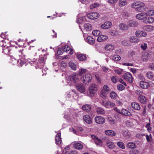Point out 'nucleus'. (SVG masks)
<instances>
[{"label": "nucleus", "instance_id": "nucleus-1", "mask_svg": "<svg viewBox=\"0 0 154 154\" xmlns=\"http://www.w3.org/2000/svg\"><path fill=\"white\" fill-rule=\"evenodd\" d=\"M144 3L140 2H137L132 3L131 6L133 8H135V6H139L137 8V10L139 12H141L145 11L146 10V8L144 7Z\"/></svg>", "mask_w": 154, "mask_h": 154}, {"label": "nucleus", "instance_id": "nucleus-2", "mask_svg": "<svg viewBox=\"0 0 154 154\" xmlns=\"http://www.w3.org/2000/svg\"><path fill=\"white\" fill-rule=\"evenodd\" d=\"M97 85L95 84H91L89 87V93L91 96H94L97 91Z\"/></svg>", "mask_w": 154, "mask_h": 154}, {"label": "nucleus", "instance_id": "nucleus-3", "mask_svg": "<svg viewBox=\"0 0 154 154\" xmlns=\"http://www.w3.org/2000/svg\"><path fill=\"white\" fill-rule=\"evenodd\" d=\"M92 79V77L90 74H87L82 76L81 80L86 84L88 83Z\"/></svg>", "mask_w": 154, "mask_h": 154}, {"label": "nucleus", "instance_id": "nucleus-4", "mask_svg": "<svg viewBox=\"0 0 154 154\" xmlns=\"http://www.w3.org/2000/svg\"><path fill=\"white\" fill-rule=\"evenodd\" d=\"M101 104L106 108L113 107L115 105L113 102L105 100H102Z\"/></svg>", "mask_w": 154, "mask_h": 154}, {"label": "nucleus", "instance_id": "nucleus-5", "mask_svg": "<svg viewBox=\"0 0 154 154\" xmlns=\"http://www.w3.org/2000/svg\"><path fill=\"white\" fill-rule=\"evenodd\" d=\"M123 78L130 83L133 82L132 77L131 74L129 72H126L122 76Z\"/></svg>", "mask_w": 154, "mask_h": 154}, {"label": "nucleus", "instance_id": "nucleus-6", "mask_svg": "<svg viewBox=\"0 0 154 154\" xmlns=\"http://www.w3.org/2000/svg\"><path fill=\"white\" fill-rule=\"evenodd\" d=\"M99 16V13L97 12H92L87 14L88 17L91 20L97 19Z\"/></svg>", "mask_w": 154, "mask_h": 154}, {"label": "nucleus", "instance_id": "nucleus-7", "mask_svg": "<svg viewBox=\"0 0 154 154\" xmlns=\"http://www.w3.org/2000/svg\"><path fill=\"white\" fill-rule=\"evenodd\" d=\"M45 64L44 57L42 56L40 57L38 62V66L39 68L43 67Z\"/></svg>", "mask_w": 154, "mask_h": 154}, {"label": "nucleus", "instance_id": "nucleus-8", "mask_svg": "<svg viewBox=\"0 0 154 154\" xmlns=\"http://www.w3.org/2000/svg\"><path fill=\"white\" fill-rule=\"evenodd\" d=\"M76 87L77 89L79 91L82 93L85 92V88L82 84H77L76 85Z\"/></svg>", "mask_w": 154, "mask_h": 154}, {"label": "nucleus", "instance_id": "nucleus-9", "mask_svg": "<svg viewBox=\"0 0 154 154\" xmlns=\"http://www.w3.org/2000/svg\"><path fill=\"white\" fill-rule=\"evenodd\" d=\"M95 122L97 124H102L105 122V119L101 116H97L95 118Z\"/></svg>", "mask_w": 154, "mask_h": 154}, {"label": "nucleus", "instance_id": "nucleus-10", "mask_svg": "<svg viewBox=\"0 0 154 154\" xmlns=\"http://www.w3.org/2000/svg\"><path fill=\"white\" fill-rule=\"evenodd\" d=\"M112 24L111 22L109 21H106L103 24H102L101 26V27L103 29H109L110 28Z\"/></svg>", "mask_w": 154, "mask_h": 154}, {"label": "nucleus", "instance_id": "nucleus-11", "mask_svg": "<svg viewBox=\"0 0 154 154\" xmlns=\"http://www.w3.org/2000/svg\"><path fill=\"white\" fill-rule=\"evenodd\" d=\"M154 21V18L152 17H145L143 20V22L145 23H151Z\"/></svg>", "mask_w": 154, "mask_h": 154}, {"label": "nucleus", "instance_id": "nucleus-12", "mask_svg": "<svg viewBox=\"0 0 154 154\" xmlns=\"http://www.w3.org/2000/svg\"><path fill=\"white\" fill-rule=\"evenodd\" d=\"M140 87L142 88L147 89L149 87V82L142 81L140 82Z\"/></svg>", "mask_w": 154, "mask_h": 154}, {"label": "nucleus", "instance_id": "nucleus-13", "mask_svg": "<svg viewBox=\"0 0 154 154\" xmlns=\"http://www.w3.org/2000/svg\"><path fill=\"white\" fill-rule=\"evenodd\" d=\"M91 106L89 104H85L82 106V109L83 110L87 112H89L91 109Z\"/></svg>", "mask_w": 154, "mask_h": 154}, {"label": "nucleus", "instance_id": "nucleus-14", "mask_svg": "<svg viewBox=\"0 0 154 154\" xmlns=\"http://www.w3.org/2000/svg\"><path fill=\"white\" fill-rule=\"evenodd\" d=\"M136 35L138 37H141L142 36H146L147 35L146 33L144 31H137L136 32Z\"/></svg>", "mask_w": 154, "mask_h": 154}, {"label": "nucleus", "instance_id": "nucleus-15", "mask_svg": "<svg viewBox=\"0 0 154 154\" xmlns=\"http://www.w3.org/2000/svg\"><path fill=\"white\" fill-rule=\"evenodd\" d=\"M138 99L140 103L143 104H145L147 101L145 97L143 95H140L138 97Z\"/></svg>", "mask_w": 154, "mask_h": 154}, {"label": "nucleus", "instance_id": "nucleus-16", "mask_svg": "<svg viewBox=\"0 0 154 154\" xmlns=\"http://www.w3.org/2000/svg\"><path fill=\"white\" fill-rule=\"evenodd\" d=\"M56 143L57 144H60L61 142V133H57L55 137Z\"/></svg>", "mask_w": 154, "mask_h": 154}, {"label": "nucleus", "instance_id": "nucleus-17", "mask_svg": "<svg viewBox=\"0 0 154 154\" xmlns=\"http://www.w3.org/2000/svg\"><path fill=\"white\" fill-rule=\"evenodd\" d=\"M77 58L81 61L85 60L87 58L86 55L82 54H78L77 55Z\"/></svg>", "mask_w": 154, "mask_h": 154}, {"label": "nucleus", "instance_id": "nucleus-18", "mask_svg": "<svg viewBox=\"0 0 154 154\" xmlns=\"http://www.w3.org/2000/svg\"><path fill=\"white\" fill-rule=\"evenodd\" d=\"M108 38V37L106 35H99L97 40L99 42H102L106 40Z\"/></svg>", "mask_w": 154, "mask_h": 154}, {"label": "nucleus", "instance_id": "nucleus-19", "mask_svg": "<svg viewBox=\"0 0 154 154\" xmlns=\"http://www.w3.org/2000/svg\"><path fill=\"white\" fill-rule=\"evenodd\" d=\"M145 13H141L136 15V17L137 19L141 20L145 18L146 16Z\"/></svg>", "mask_w": 154, "mask_h": 154}, {"label": "nucleus", "instance_id": "nucleus-20", "mask_svg": "<svg viewBox=\"0 0 154 154\" xmlns=\"http://www.w3.org/2000/svg\"><path fill=\"white\" fill-rule=\"evenodd\" d=\"M86 42L91 45H93L95 42V39L91 36H88Z\"/></svg>", "mask_w": 154, "mask_h": 154}, {"label": "nucleus", "instance_id": "nucleus-21", "mask_svg": "<svg viewBox=\"0 0 154 154\" xmlns=\"http://www.w3.org/2000/svg\"><path fill=\"white\" fill-rule=\"evenodd\" d=\"M105 133L106 135L112 137L114 136L116 134V133L114 131L111 130L105 131Z\"/></svg>", "mask_w": 154, "mask_h": 154}, {"label": "nucleus", "instance_id": "nucleus-22", "mask_svg": "<svg viewBox=\"0 0 154 154\" xmlns=\"http://www.w3.org/2000/svg\"><path fill=\"white\" fill-rule=\"evenodd\" d=\"M70 79L74 83L76 82L78 80V75L76 74H72Z\"/></svg>", "mask_w": 154, "mask_h": 154}, {"label": "nucleus", "instance_id": "nucleus-23", "mask_svg": "<svg viewBox=\"0 0 154 154\" xmlns=\"http://www.w3.org/2000/svg\"><path fill=\"white\" fill-rule=\"evenodd\" d=\"M126 147L130 149H134L137 147V146L134 143L131 142L127 144Z\"/></svg>", "mask_w": 154, "mask_h": 154}, {"label": "nucleus", "instance_id": "nucleus-24", "mask_svg": "<svg viewBox=\"0 0 154 154\" xmlns=\"http://www.w3.org/2000/svg\"><path fill=\"white\" fill-rule=\"evenodd\" d=\"M147 78L152 81H154V75L151 72H148L146 73Z\"/></svg>", "mask_w": 154, "mask_h": 154}, {"label": "nucleus", "instance_id": "nucleus-25", "mask_svg": "<svg viewBox=\"0 0 154 154\" xmlns=\"http://www.w3.org/2000/svg\"><path fill=\"white\" fill-rule=\"evenodd\" d=\"M132 107L135 109L139 110L140 109V107L139 104L137 103H131Z\"/></svg>", "mask_w": 154, "mask_h": 154}, {"label": "nucleus", "instance_id": "nucleus-26", "mask_svg": "<svg viewBox=\"0 0 154 154\" xmlns=\"http://www.w3.org/2000/svg\"><path fill=\"white\" fill-rule=\"evenodd\" d=\"M121 114L124 116H131V113L126 109H123L121 111Z\"/></svg>", "mask_w": 154, "mask_h": 154}, {"label": "nucleus", "instance_id": "nucleus-27", "mask_svg": "<svg viewBox=\"0 0 154 154\" xmlns=\"http://www.w3.org/2000/svg\"><path fill=\"white\" fill-rule=\"evenodd\" d=\"M73 145L74 148L78 149H81L83 148L82 144L79 143H74Z\"/></svg>", "mask_w": 154, "mask_h": 154}, {"label": "nucleus", "instance_id": "nucleus-28", "mask_svg": "<svg viewBox=\"0 0 154 154\" xmlns=\"http://www.w3.org/2000/svg\"><path fill=\"white\" fill-rule=\"evenodd\" d=\"M96 111L99 114L103 115L105 113V111L102 108L97 107L96 108Z\"/></svg>", "mask_w": 154, "mask_h": 154}, {"label": "nucleus", "instance_id": "nucleus-29", "mask_svg": "<svg viewBox=\"0 0 154 154\" xmlns=\"http://www.w3.org/2000/svg\"><path fill=\"white\" fill-rule=\"evenodd\" d=\"M83 119L87 123H91L92 122V119L90 116H84Z\"/></svg>", "mask_w": 154, "mask_h": 154}, {"label": "nucleus", "instance_id": "nucleus-30", "mask_svg": "<svg viewBox=\"0 0 154 154\" xmlns=\"http://www.w3.org/2000/svg\"><path fill=\"white\" fill-rule=\"evenodd\" d=\"M119 28L122 30H126L128 28V26L124 23H121L119 25Z\"/></svg>", "mask_w": 154, "mask_h": 154}, {"label": "nucleus", "instance_id": "nucleus-31", "mask_svg": "<svg viewBox=\"0 0 154 154\" xmlns=\"http://www.w3.org/2000/svg\"><path fill=\"white\" fill-rule=\"evenodd\" d=\"M114 48V47L111 44H109L106 45L105 47V49L107 51H112Z\"/></svg>", "mask_w": 154, "mask_h": 154}, {"label": "nucleus", "instance_id": "nucleus-32", "mask_svg": "<svg viewBox=\"0 0 154 154\" xmlns=\"http://www.w3.org/2000/svg\"><path fill=\"white\" fill-rule=\"evenodd\" d=\"M139 39L135 37H131L130 38V42L137 43L139 42Z\"/></svg>", "mask_w": 154, "mask_h": 154}, {"label": "nucleus", "instance_id": "nucleus-33", "mask_svg": "<svg viewBox=\"0 0 154 154\" xmlns=\"http://www.w3.org/2000/svg\"><path fill=\"white\" fill-rule=\"evenodd\" d=\"M84 29L87 30H91L92 29L91 25L89 23L85 24L84 25Z\"/></svg>", "mask_w": 154, "mask_h": 154}, {"label": "nucleus", "instance_id": "nucleus-34", "mask_svg": "<svg viewBox=\"0 0 154 154\" xmlns=\"http://www.w3.org/2000/svg\"><path fill=\"white\" fill-rule=\"evenodd\" d=\"M112 59L114 61H118L121 59V57L118 55H115L113 56H111Z\"/></svg>", "mask_w": 154, "mask_h": 154}, {"label": "nucleus", "instance_id": "nucleus-35", "mask_svg": "<svg viewBox=\"0 0 154 154\" xmlns=\"http://www.w3.org/2000/svg\"><path fill=\"white\" fill-rule=\"evenodd\" d=\"M115 116H113L112 117L111 116H110L109 117L108 119L110 124H113L115 123L114 121H115Z\"/></svg>", "mask_w": 154, "mask_h": 154}, {"label": "nucleus", "instance_id": "nucleus-36", "mask_svg": "<svg viewBox=\"0 0 154 154\" xmlns=\"http://www.w3.org/2000/svg\"><path fill=\"white\" fill-rule=\"evenodd\" d=\"M102 91L107 94L110 91L109 88L108 87L107 85H105L103 86V89L102 90Z\"/></svg>", "mask_w": 154, "mask_h": 154}, {"label": "nucleus", "instance_id": "nucleus-37", "mask_svg": "<svg viewBox=\"0 0 154 154\" xmlns=\"http://www.w3.org/2000/svg\"><path fill=\"white\" fill-rule=\"evenodd\" d=\"M118 146L120 148L124 149L125 148V146L124 143L122 142L119 141L117 143Z\"/></svg>", "mask_w": 154, "mask_h": 154}, {"label": "nucleus", "instance_id": "nucleus-38", "mask_svg": "<svg viewBox=\"0 0 154 154\" xmlns=\"http://www.w3.org/2000/svg\"><path fill=\"white\" fill-rule=\"evenodd\" d=\"M122 44L124 46H129L131 45L130 41L124 40L122 42Z\"/></svg>", "mask_w": 154, "mask_h": 154}, {"label": "nucleus", "instance_id": "nucleus-39", "mask_svg": "<svg viewBox=\"0 0 154 154\" xmlns=\"http://www.w3.org/2000/svg\"><path fill=\"white\" fill-rule=\"evenodd\" d=\"M110 97L112 99H116L117 95L116 93L114 91H112L110 93Z\"/></svg>", "mask_w": 154, "mask_h": 154}, {"label": "nucleus", "instance_id": "nucleus-40", "mask_svg": "<svg viewBox=\"0 0 154 154\" xmlns=\"http://www.w3.org/2000/svg\"><path fill=\"white\" fill-rule=\"evenodd\" d=\"M128 25L130 27H134L137 26L138 25V23L137 22L134 21H130Z\"/></svg>", "mask_w": 154, "mask_h": 154}, {"label": "nucleus", "instance_id": "nucleus-41", "mask_svg": "<svg viewBox=\"0 0 154 154\" xmlns=\"http://www.w3.org/2000/svg\"><path fill=\"white\" fill-rule=\"evenodd\" d=\"M127 4L126 0H120L119 1V4L120 6L122 7L125 6Z\"/></svg>", "mask_w": 154, "mask_h": 154}, {"label": "nucleus", "instance_id": "nucleus-42", "mask_svg": "<svg viewBox=\"0 0 154 154\" xmlns=\"http://www.w3.org/2000/svg\"><path fill=\"white\" fill-rule=\"evenodd\" d=\"M69 66L73 70H75L76 69L75 64L72 62H69Z\"/></svg>", "mask_w": 154, "mask_h": 154}, {"label": "nucleus", "instance_id": "nucleus-43", "mask_svg": "<svg viewBox=\"0 0 154 154\" xmlns=\"http://www.w3.org/2000/svg\"><path fill=\"white\" fill-rule=\"evenodd\" d=\"M145 13L146 16L154 15V10H149Z\"/></svg>", "mask_w": 154, "mask_h": 154}, {"label": "nucleus", "instance_id": "nucleus-44", "mask_svg": "<svg viewBox=\"0 0 154 154\" xmlns=\"http://www.w3.org/2000/svg\"><path fill=\"white\" fill-rule=\"evenodd\" d=\"M100 32L97 30H94L92 32V34L95 36H97L100 34Z\"/></svg>", "mask_w": 154, "mask_h": 154}, {"label": "nucleus", "instance_id": "nucleus-45", "mask_svg": "<svg viewBox=\"0 0 154 154\" xmlns=\"http://www.w3.org/2000/svg\"><path fill=\"white\" fill-rule=\"evenodd\" d=\"M130 154H139V150L137 149H134L129 152Z\"/></svg>", "mask_w": 154, "mask_h": 154}, {"label": "nucleus", "instance_id": "nucleus-46", "mask_svg": "<svg viewBox=\"0 0 154 154\" xmlns=\"http://www.w3.org/2000/svg\"><path fill=\"white\" fill-rule=\"evenodd\" d=\"M144 29L148 31H150L152 29V27L150 25H147L144 27Z\"/></svg>", "mask_w": 154, "mask_h": 154}, {"label": "nucleus", "instance_id": "nucleus-47", "mask_svg": "<svg viewBox=\"0 0 154 154\" xmlns=\"http://www.w3.org/2000/svg\"><path fill=\"white\" fill-rule=\"evenodd\" d=\"M99 5V4L97 3H95L91 4L90 6V8L91 9H93L95 8L98 7Z\"/></svg>", "mask_w": 154, "mask_h": 154}, {"label": "nucleus", "instance_id": "nucleus-48", "mask_svg": "<svg viewBox=\"0 0 154 154\" xmlns=\"http://www.w3.org/2000/svg\"><path fill=\"white\" fill-rule=\"evenodd\" d=\"M86 72V70L85 69H81L79 70V75L81 76L84 75V74Z\"/></svg>", "mask_w": 154, "mask_h": 154}, {"label": "nucleus", "instance_id": "nucleus-49", "mask_svg": "<svg viewBox=\"0 0 154 154\" xmlns=\"http://www.w3.org/2000/svg\"><path fill=\"white\" fill-rule=\"evenodd\" d=\"M70 48L68 45H66L63 47V51L67 52L69 50Z\"/></svg>", "mask_w": 154, "mask_h": 154}, {"label": "nucleus", "instance_id": "nucleus-50", "mask_svg": "<svg viewBox=\"0 0 154 154\" xmlns=\"http://www.w3.org/2000/svg\"><path fill=\"white\" fill-rule=\"evenodd\" d=\"M125 87L122 84H119L117 86V89L119 91H122L125 89Z\"/></svg>", "mask_w": 154, "mask_h": 154}, {"label": "nucleus", "instance_id": "nucleus-51", "mask_svg": "<svg viewBox=\"0 0 154 154\" xmlns=\"http://www.w3.org/2000/svg\"><path fill=\"white\" fill-rule=\"evenodd\" d=\"M106 144L109 148H112L114 147L113 143L112 142H107Z\"/></svg>", "mask_w": 154, "mask_h": 154}, {"label": "nucleus", "instance_id": "nucleus-52", "mask_svg": "<svg viewBox=\"0 0 154 154\" xmlns=\"http://www.w3.org/2000/svg\"><path fill=\"white\" fill-rule=\"evenodd\" d=\"M115 72L118 74H120L122 73L123 72V69H115Z\"/></svg>", "mask_w": 154, "mask_h": 154}, {"label": "nucleus", "instance_id": "nucleus-53", "mask_svg": "<svg viewBox=\"0 0 154 154\" xmlns=\"http://www.w3.org/2000/svg\"><path fill=\"white\" fill-rule=\"evenodd\" d=\"M140 48L143 50H145L147 48V44L145 43H144L143 44H142L140 46Z\"/></svg>", "mask_w": 154, "mask_h": 154}, {"label": "nucleus", "instance_id": "nucleus-54", "mask_svg": "<svg viewBox=\"0 0 154 154\" xmlns=\"http://www.w3.org/2000/svg\"><path fill=\"white\" fill-rule=\"evenodd\" d=\"M150 123H148L146 125V128H147V131L149 132H150L151 131V129H152V128L149 126V125H150Z\"/></svg>", "mask_w": 154, "mask_h": 154}, {"label": "nucleus", "instance_id": "nucleus-55", "mask_svg": "<svg viewBox=\"0 0 154 154\" xmlns=\"http://www.w3.org/2000/svg\"><path fill=\"white\" fill-rule=\"evenodd\" d=\"M94 142L97 145H99L102 143V141L101 140L98 138L95 140Z\"/></svg>", "mask_w": 154, "mask_h": 154}, {"label": "nucleus", "instance_id": "nucleus-56", "mask_svg": "<svg viewBox=\"0 0 154 154\" xmlns=\"http://www.w3.org/2000/svg\"><path fill=\"white\" fill-rule=\"evenodd\" d=\"M145 134H137L136 135V137L139 139H141L143 136H144Z\"/></svg>", "mask_w": 154, "mask_h": 154}, {"label": "nucleus", "instance_id": "nucleus-57", "mask_svg": "<svg viewBox=\"0 0 154 154\" xmlns=\"http://www.w3.org/2000/svg\"><path fill=\"white\" fill-rule=\"evenodd\" d=\"M106 94L107 93L101 91L100 93V96L103 98H104L106 97Z\"/></svg>", "mask_w": 154, "mask_h": 154}, {"label": "nucleus", "instance_id": "nucleus-58", "mask_svg": "<svg viewBox=\"0 0 154 154\" xmlns=\"http://www.w3.org/2000/svg\"><path fill=\"white\" fill-rule=\"evenodd\" d=\"M57 54L59 55H61L63 54V49H62L61 48H59L57 51Z\"/></svg>", "mask_w": 154, "mask_h": 154}, {"label": "nucleus", "instance_id": "nucleus-59", "mask_svg": "<svg viewBox=\"0 0 154 154\" xmlns=\"http://www.w3.org/2000/svg\"><path fill=\"white\" fill-rule=\"evenodd\" d=\"M110 34L112 36H114L116 33V32L115 30H112L110 31Z\"/></svg>", "mask_w": 154, "mask_h": 154}, {"label": "nucleus", "instance_id": "nucleus-60", "mask_svg": "<svg viewBox=\"0 0 154 154\" xmlns=\"http://www.w3.org/2000/svg\"><path fill=\"white\" fill-rule=\"evenodd\" d=\"M118 0H108V2L112 4H113L117 2Z\"/></svg>", "mask_w": 154, "mask_h": 154}, {"label": "nucleus", "instance_id": "nucleus-61", "mask_svg": "<svg viewBox=\"0 0 154 154\" xmlns=\"http://www.w3.org/2000/svg\"><path fill=\"white\" fill-rule=\"evenodd\" d=\"M149 67L151 70H154V63H150L149 66Z\"/></svg>", "mask_w": 154, "mask_h": 154}, {"label": "nucleus", "instance_id": "nucleus-62", "mask_svg": "<svg viewBox=\"0 0 154 154\" xmlns=\"http://www.w3.org/2000/svg\"><path fill=\"white\" fill-rule=\"evenodd\" d=\"M116 76H113L111 78V80L114 83H116Z\"/></svg>", "mask_w": 154, "mask_h": 154}, {"label": "nucleus", "instance_id": "nucleus-63", "mask_svg": "<svg viewBox=\"0 0 154 154\" xmlns=\"http://www.w3.org/2000/svg\"><path fill=\"white\" fill-rule=\"evenodd\" d=\"M102 68L103 71L105 72H106L108 70V68L105 66H102Z\"/></svg>", "mask_w": 154, "mask_h": 154}, {"label": "nucleus", "instance_id": "nucleus-64", "mask_svg": "<svg viewBox=\"0 0 154 154\" xmlns=\"http://www.w3.org/2000/svg\"><path fill=\"white\" fill-rule=\"evenodd\" d=\"M68 154H78V153L76 151L74 150L70 152Z\"/></svg>", "mask_w": 154, "mask_h": 154}]
</instances>
